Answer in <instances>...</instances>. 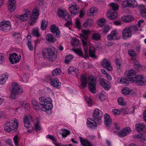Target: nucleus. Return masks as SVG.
Masks as SVG:
<instances>
[{
	"label": "nucleus",
	"instance_id": "f257e3e1",
	"mask_svg": "<svg viewBox=\"0 0 146 146\" xmlns=\"http://www.w3.org/2000/svg\"><path fill=\"white\" fill-rule=\"evenodd\" d=\"M50 98L45 99L43 97L39 98V103L35 99L31 100L33 108L36 110H41L44 111L49 110L52 108V101Z\"/></svg>",
	"mask_w": 146,
	"mask_h": 146
},
{
	"label": "nucleus",
	"instance_id": "f03ea898",
	"mask_svg": "<svg viewBox=\"0 0 146 146\" xmlns=\"http://www.w3.org/2000/svg\"><path fill=\"white\" fill-rule=\"evenodd\" d=\"M91 33V31L89 30H83L82 33L79 34L81 39L82 45L84 47L85 53L87 55L88 54V45L89 43L88 40L89 39V35Z\"/></svg>",
	"mask_w": 146,
	"mask_h": 146
},
{
	"label": "nucleus",
	"instance_id": "7ed1b4c3",
	"mask_svg": "<svg viewBox=\"0 0 146 146\" xmlns=\"http://www.w3.org/2000/svg\"><path fill=\"white\" fill-rule=\"evenodd\" d=\"M18 122L17 119L14 118L13 119L9 120L6 121L3 125L4 130L9 132L18 128Z\"/></svg>",
	"mask_w": 146,
	"mask_h": 146
},
{
	"label": "nucleus",
	"instance_id": "20e7f679",
	"mask_svg": "<svg viewBox=\"0 0 146 146\" xmlns=\"http://www.w3.org/2000/svg\"><path fill=\"white\" fill-rule=\"evenodd\" d=\"M42 53L44 58L51 62L55 61L57 58V54L56 52H54L51 48H46L43 49Z\"/></svg>",
	"mask_w": 146,
	"mask_h": 146
},
{
	"label": "nucleus",
	"instance_id": "39448f33",
	"mask_svg": "<svg viewBox=\"0 0 146 146\" xmlns=\"http://www.w3.org/2000/svg\"><path fill=\"white\" fill-rule=\"evenodd\" d=\"M12 88L11 92V96L10 97L12 99H15L16 95H21L23 93L21 86L17 84L16 82H13L12 84Z\"/></svg>",
	"mask_w": 146,
	"mask_h": 146
},
{
	"label": "nucleus",
	"instance_id": "423d86ee",
	"mask_svg": "<svg viewBox=\"0 0 146 146\" xmlns=\"http://www.w3.org/2000/svg\"><path fill=\"white\" fill-rule=\"evenodd\" d=\"M33 119L31 115H26L25 116L23 119V122L24 126L27 128L28 132L31 133L33 127L31 123L33 121Z\"/></svg>",
	"mask_w": 146,
	"mask_h": 146
},
{
	"label": "nucleus",
	"instance_id": "0eeeda50",
	"mask_svg": "<svg viewBox=\"0 0 146 146\" xmlns=\"http://www.w3.org/2000/svg\"><path fill=\"white\" fill-rule=\"evenodd\" d=\"M12 28L11 22L8 21H3L0 22V30L5 32H7Z\"/></svg>",
	"mask_w": 146,
	"mask_h": 146
},
{
	"label": "nucleus",
	"instance_id": "6e6552de",
	"mask_svg": "<svg viewBox=\"0 0 146 146\" xmlns=\"http://www.w3.org/2000/svg\"><path fill=\"white\" fill-rule=\"evenodd\" d=\"M136 72L133 69H130L127 70L125 73V77L129 79L130 82L133 83V80L136 78Z\"/></svg>",
	"mask_w": 146,
	"mask_h": 146
},
{
	"label": "nucleus",
	"instance_id": "1a4fd4ad",
	"mask_svg": "<svg viewBox=\"0 0 146 146\" xmlns=\"http://www.w3.org/2000/svg\"><path fill=\"white\" fill-rule=\"evenodd\" d=\"M89 80L90 82L88 84V88L92 93H95L96 92V80L93 76H89Z\"/></svg>",
	"mask_w": 146,
	"mask_h": 146
},
{
	"label": "nucleus",
	"instance_id": "9d476101",
	"mask_svg": "<svg viewBox=\"0 0 146 146\" xmlns=\"http://www.w3.org/2000/svg\"><path fill=\"white\" fill-rule=\"evenodd\" d=\"M133 80V83L137 84L140 86H144L146 84V78L141 75L136 76V78Z\"/></svg>",
	"mask_w": 146,
	"mask_h": 146
},
{
	"label": "nucleus",
	"instance_id": "9b49d317",
	"mask_svg": "<svg viewBox=\"0 0 146 146\" xmlns=\"http://www.w3.org/2000/svg\"><path fill=\"white\" fill-rule=\"evenodd\" d=\"M137 2L135 0H126L123 2L122 6L123 8L128 6L135 8L137 7Z\"/></svg>",
	"mask_w": 146,
	"mask_h": 146
},
{
	"label": "nucleus",
	"instance_id": "f8f14e48",
	"mask_svg": "<svg viewBox=\"0 0 146 146\" xmlns=\"http://www.w3.org/2000/svg\"><path fill=\"white\" fill-rule=\"evenodd\" d=\"M93 119L97 121L101 122V119L103 116L102 112L97 108H95L93 112Z\"/></svg>",
	"mask_w": 146,
	"mask_h": 146
},
{
	"label": "nucleus",
	"instance_id": "ddd939ff",
	"mask_svg": "<svg viewBox=\"0 0 146 146\" xmlns=\"http://www.w3.org/2000/svg\"><path fill=\"white\" fill-rule=\"evenodd\" d=\"M58 15L64 19L66 20L71 19V17L66 10L58 9Z\"/></svg>",
	"mask_w": 146,
	"mask_h": 146
},
{
	"label": "nucleus",
	"instance_id": "4468645a",
	"mask_svg": "<svg viewBox=\"0 0 146 146\" xmlns=\"http://www.w3.org/2000/svg\"><path fill=\"white\" fill-rule=\"evenodd\" d=\"M15 0H8L7 4V9L10 13L14 11L16 8Z\"/></svg>",
	"mask_w": 146,
	"mask_h": 146
},
{
	"label": "nucleus",
	"instance_id": "2eb2a0df",
	"mask_svg": "<svg viewBox=\"0 0 146 146\" xmlns=\"http://www.w3.org/2000/svg\"><path fill=\"white\" fill-rule=\"evenodd\" d=\"M122 38L124 40H127L130 38L132 35L129 27H127L125 28L122 31Z\"/></svg>",
	"mask_w": 146,
	"mask_h": 146
},
{
	"label": "nucleus",
	"instance_id": "dca6fc26",
	"mask_svg": "<svg viewBox=\"0 0 146 146\" xmlns=\"http://www.w3.org/2000/svg\"><path fill=\"white\" fill-rule=\"evenodd\" d=\"M21 58L20 55H18L15 53H13L10 55L9 60L12 64H15L19 62Z\"/></svg>",
	"mask_w": 146,
	"mask_h": 146
},
{
	"label": "nucleus",
	"instance_id": "f3484780",
	"mask_svg": "<svg viewBox=\"0 0 146 146\" xmlns=\"http://www.w3.org/2000/svg\"><path fill=\"white\" fill-rule=\"evenodd\" d=\"M131 132V130L130 127H125L118 132V135L119 137H123L130 133Z\"/></svg>",
	"mask_w": 146,
	"mask_h": 146
},
{
	"label": "nucleus",
	"instance_id": "a211bd4d",
	"mask_svg": "<svg viewBox=\"0 0 146 146\" xmlns=\"http://www.w3.org/2000/svg\"><path fill=\"white\" fill-rule=\"evenodd\" d=\"M51 32L53 34H56V37H59L60 34V32L58 27L55 25L53 24L50 27Z\"/></svg>",
	"mask_w": 146,
	"mask_h": 146
},
{
	"label": "nucleus",
	"instance_id": "6ab92c4d",
	"mask_svg": "<svg viewBox=\"0 0 146 146\" xmlns=\"http://www.w3.org/2000/svg\"><path fill=\"white\" fill-rule=\"evenodd\" d=\"M31 15L30 12L27 10L24 14L19 16L18 18L21 21H27Z\"/></svg>",
	"mask_w": 146,
	"mask_h": 146
},
{
	"label": "nucleus",
	"instance_id": "aec40b11",
	"mask_svg": "<svg viewBox=\"0 0 146 146\" xmlns=\"http://www.w3.org/2000/svg\"><path fill=\"white\" fill-rule=\"evenodd\" d=\"M50 84L55 88H59L60 86L61 83L60 82L57 78L54 79L51 78L50 79Z\"/></svg>",
	"mask_w": 146,
	"mask_h": 146
},
{
	"label": "nucleus",
	"instance_id": "412c9836",
	"mask_svg": "<svg viewBox=\"0 0 146 146\" xmlns=\"http://www.w3.org/2000/svg\"><path fill=\"white\" fill-rule=\"evenodd\" d=\"M100 84L102 85L106 90H109L110 86L109 84H108V82L107 80L104 78H101L100 80Z\"/></svg>",
	"mask_w": 146,
	"mask_h": 146
},
{
	"label": "nucleus",
	"instance_id": "4be33fe9",
	"mask_svg": "<svg viewBox=\"0 0 146 146\" xmlns=\"http://www.w3.org/2000/svg\"><path fill=\"white\" fill-rule=\"evenodd\" d=\"M69 74H71L75 76L76 77L78 76V69L73 66H70L68 69Z\"/></svg>",
	"mask_w": 146,
	"mask_h": 146
},
{
	"label": "nucleus",
	"instance_id": "5701e85b",
	"mask_svg": "<svg viewBox=\"0 0 146 146\" xmlns=\"http://www.w3.org/2000/svg\"><path fill=\"white\" fill-rule=\"evenodd\" d=\"M80 80L81 82V85L83 88H84L87 86V81L86 76L84 74L80 76Z\"/></svg>",
	"mask_w": 146,
	"mask_h": 146
},
{
	"label": "nucleus",
	"instance_id": "b1692460",
	"mask_svg": "<svg viewBox=\"0 0 146 146\" xmlns=\"http://www.w3.org/2000/svg\"><path fill=\"white\" fill-rule=\"evenodd\" d=\"M120 36H117V32L115 29L111 32L110 34V40H118L120 38Z\"/></svg>",
	"mask_w": 146,
	"mask_h": 146
},
{
	"label": "nucleus",
	"instance_id": "393cba45",
	"mask_svg": "<svg viewBox=\"0 0 146 146\" xmlns=\"http://www.w3.org/2000/svg\"><path fill=\"white\" fill-rule=\"evenodd\" d=\"M9 77V74L7 72L3 74L0 76V84H4Z\"/></svg>",
	"mask_w": 146,
	"mask_h": 146
},
{
	"label": "nucleus",
	"instance_id": "a878e982",
	"mask_svg": "<svg viewBox=\"0 0 146 146\" xmlns=\"http://www.w3.org/2000/svg\"><path fill=\"white\" fill-rule=\"evenodd\" d=\"M72 50L78 54L80 56H81L83 57H84L86 58H87L88 57V54L86 55L85 53V51H84V53L85 55H84L83 54V53L81 51V50L80 49H74L73 48ZM84 51L85 50H84Z\"/></svg>",
	"mask_w": 146,
	"mask_h": 146
},
{
	"label": "nucleus",
	"instance_id": "bb28decb",
	"mask_svg": "<svg viewBox=\"0 0 146 146\" xmlns=\"http://www.w3.org/2000/svg\"><path fill=\"white\" fill-rule=\"evenodd\" d=\"M69 11L72 14L74 15H78L79 12L78 11V7L76 5H72L69 7Z\"/></svg>",
	"mask_w": 146,
	"mask_h": 146
},
{
	"label": "nucleus",
	"instance_id": "cd10ccee",
	"mask_svg": "<svg viewBox=\"0 0 146 146\" xmlns=\"http://www.w3.org/2000/svg\"><path fill=\"white\" fill-rule=\"evenodd\" d=\"M79 138L80 142L83 146H93L91 142L88 140L83 139L81 137Z\"/></svg>",
	"mask_w": 146,
	"mask_h": 146
},
{
	"label": "nucleus",
	"instance_id": "c85d7f7f",
	"mask_svg": "<svg viewBox=\"0 0 146 146\" xmlns=\"http://www.w3.org/2000/svg\"><path fill=\"white\" fill-rule=\"evenodd\" d=\"M101 64L103 68H106L108 70H110V63L107 59L104 58L101 61Z\"/></svg>",
	"mask_w": 146,
	"mask_h": 146
},
{
	"label": "nucleus",
	"instance_id": "c756f323",
	"mask_svg": "<svg viewBox=\"0 0 146 146\" xmlns=\"http://www.w3.org/2000/svg\"><path fill=\"white\" fill-rule=\"evenodd\" d=\"M33 121L34 122L35 128L36 130L37 131L40 130L41 129V127L39 121L37 118H35L33 119Z\"/></svg>",
	"mask_w": 146,
	"mask_h": 146
},
{
	"label": "nucleus",
	"instance_id": "7c9ffc66",
	"mask_svg": "<svg viewBox=\"0 0 146 146\" xmlns=\"http://www.w3.org/2000/svg\"><path fill=\"white\" fill-rule=\"evenodd\" d=\"M86 124L88 127H92L96 126L97 123L95 121L90 118L87 119V121L86 122Z\"/></svg>",
	"mask_w": 146,
	"mask_h": 146
},
{
	"label": "nucleus",
	"instance_id": "2f4dec72",
	"mask_svg": "<svg viewBox=\"0 0 146 146\" xmlns=\"http://www.w3.org/2000/svg\"><path fill=\"white\" fill-rule=\"evenodd\" d=\"M121 20L123 22L125 23H128L132 21L133 19L132 16L130 15L124 16L122 17Z\"/></svg>",
	"mask_w": 146,
	"mask_h": 146
},
{
	"label": "nucleus",
	"instance_id": "473e14b6",
	"mask_svg": "<svg viewBox=\"0 0 146 146\" xmlns=\"http://www.w3.org/2000/svg\"><path fill=\"white\" fill-rule=\"evenodd\" d=\"M128 27L132 35L133 34H135L139 30V29L136 25H132Z\"/></svg>",
	"mask_w": 146,
	"mask_h": 146
},
{
	"label": "nucleus",
	"instance_id": "72a5a7b5",
	"mask_svg": "<svg viewBox=\"0 0 146 146\" xmlns=\"http://www.w3.org/2000/svg\"><path fill=\"white\" fill-rule=\"evenodd\" d=\"M145 126L143 123H140L137 124L136 125V129L139 132H140L143 131L145 128Z\"/></svg>",
	"mask_w": 146,
	"mask_h": 146
},
{
	"label": "nucleus",
	"instance_id": "f704fd0d",
	"mask_svg": "<svg viewBox=\"0 0 146 146\" xmlns=\"http://www.w3.org/2000/svg\"><path fill=\"white\" fill-rule=\"evenodd\" d=\"M97 11V10L96 7H92L87 11V15L89 16L92 15L93 14L96 13Z\"/></svg>",
	"mask_w": 146,
	"mask_h": 146
},
{
	"label": "nucleus",
	"instance_id": "c9c22d12",
	"mask_svg": "<svg viewBox=\"0 0 146 146\" xmlns=\"http://www.w3.org/2000/svg\"><path fill=\"white\" fill-rule=\"evenodd\" d=\"M104 123L105 125L108 126L109 125L110 122V116L108 113H105L104 115Z\"/></svg>",
	"mask_w": 146,
	"mask_h": 146
},
{
	"label": "nucleus",
	"instance_id": "e433bc0d",
	"mask_svg": "<svg viewBox=\"0 0 146 146\" xmlns=\"http://www.w3.org/2000/svg\"><path fill=\"white\" fill-rule=\"evenodd\" d=\"M39 29L38 28H34L33 29L32 33V35L34 36L38 37L40 36L38 31Z\"/></svg>",
	"mask_w": 146,
	"mask_h": 146
},
{
	"label": "nucleus",
	"instance_id": "4c0bfd02",
	"mask_svg": "<svg viewBox=\"0 0 146 146\" xmlns=\"http://www.w3.org/2000/svg\"><path fill=\"white\" fill-rule=\"evenodd\" d=\"M110 7L114 11H116L118 10L119 6L116 3H110Z\"/></svg>",
	"mask_w": 146,
	"mask_h": 146
},
{
	"label": "nucleus",
	"instance_id": "58836bf2",
	"mask_svg": "<svg viewBox=\"0 0 146 146\" xmlns=\"http://www.w3.org/2000/svg\"><path fill=\"white\" fill-rule=\"evenodd\" d=\"M47 24L48 21H46L45 20H43L41 23L40 27L41 29L42 30H44L47 27Z\"/></svg>",
	"mask_w": 146,
	"mask_h": 146
},
{
	"label": "nucleus",
	"instance_id": "ea45409f",
	"mask_svg": "<svg viewBox=\"0 0 146 146\" xmlns=\"http://www.w3.org/2000/svg\"><path fill=\"white\" fill-rule=\"evenodd\" d=\"M106 22V21L105 18H102L99 20L97 22V23L100 27H102L104 26L105 23Z\"/></svg>",
	"mask_w": 146,
	"mask_h": 146
},
{
	"label": "nucleus",
	"instance_id": "a19ab883",
	"mask_svg": "<svg viewBox=\"0 0 146 146\" xmlns=\"http://www.w3.org/2000/svg\"><path fill=\"white\" fill-rule=\"evenodd\" d=\"M39 15V10L37 8H35L33 10L31 17L38 18Z\"/></svg>",
	"mask_w": 146,
	"mask_h": 146
},
{
	"label": "nucleus",
	"instance_id": "79ce46f5",
	"mask_svg": "<svg viewBox=\"0 0 146 146\" xmlns=\"http://www.w3.org/2000/svg\"><path fill=\"white\" fill-rule=\"evenodd\" d=\"M46 38L49 41L54 42L55 41V38L53 37V35L50 33L48 34L46 36Z\"/></svg>",
	"mask_w": 146,
	"mask_h": 146
},
{
	"label": "nucleus",
	"instance_id": "37998d69",
	"mask_svg": "<svg viewBox=\"0 0 146 146\" xmlns=\"http://www.w3.org/2000/svg\"><path fill=\"white\" fill-rule=\"evenodd\" d=\"M61 130L62 133L61 134L64 137H66L67 135H69L70 133V132L68 130L66 129H62Z\"/></svg>",
	"mask_w": 146,
	"mask_h": 146
},
{
	"label": "nucleus",
	"instance_id": "c03bdc74",
	"mask_svg": "<svg viewBox=\"0 0 146 146\" xmlns=\"http://www.w3.org/2000/svg\"><path fill=\"white\" fill-rule=\"evenodd\" d=\"M71 42L72 45L74 46H80L79 40L76 38L73 39Z\"/></svg>",
	"mask_w": 146,
	"mask_h": 146
},
{
	"label": "nucleus",
	"instance_id": "a18cd8bd",
	"mask_svg": "<svg viewBox=\"0 0 146 146\" xmlns=\"http://www.w3.org/2000/svg\"><path fill=\"white\" fill-rule=\"evenodd\" d=\"M93 23V21L92 20L88 19L83 23V25L84 27H87L88 25H91Z\"/></svg>",
	"mask_w": 146,
	"mask_h": 146
},
{
	"label": "nucleus",
	"instance_id": "49530a36",
	"mask_svg": "<svg viewBox=\"0 0 146 146\" xmlns=\"http://www.w3.org/2000/svg\"><path fill=\"white\" fill-rule=\"evenodd\" d=\"M74 58V56L70 54L67 56L65 60V62L66 64H68L69 62Z\"/></svg>",
	"mask_w": 146,
	"mask_h": 146
},
{
	"label": "nucleus",
	"instance_id": "de8ad7c7",
	"mask_svg": "<svg viewBox=\"0 0 146 146\" xmlns=\"http://www.w3.org/2000/svg\"><path fill=\"white\" fill-rule=\"evenodd\" d=\"M61 71L60 69L59 68H57L54 70L52 72V76H53L55 75H60Z\"/></svg>",
	"mask_w": 146,
	"mask_h": 146
},
{
	"label": "nucleus",
	"instance_id": "09e8293b",
	"mask_svg": "<svg viewBox=\"0 0 146 146\" xmlns=\"http://www.w3.org/2000/svg\"><path fill=\"white\" fill-rule=\"evenodd\" d=\"M132 91L131 89L128 88H125L122 90V92L124 95L129 94Z\"/></svg>",
	"mask_w": 146,
	"mask_h": 146
},
{
	"label": "nucleus",
	"instance_id": "8fccbe9b",
	"mask_svg": "<svg viewBox=\"0 0 146 146\" xmlns=\"http://www.w3.org/2000/svg\"><path fill=\"white\" fill-rule=\"evenodd\" d=\"M128 53L129 56L132 57V58H133L134 60L135 59L136 54L134 51L132 50H129L128 51Z\"/></svg>",
	"mask_w": 146,
	"mask_h": 146
},
{
	"label": "nucleus",
	"instance_id": "3c124183",
	"mask_svg": "<svg viewBox=\"0 0 146 146\" xmlns=\"http://www.w3.org/2000/svg\"><path fill=\"white\" fill-rule=\"evenodd\" d=\"M120 83L122 84L125 85H128L129 84V82L128 80L123 78H121L120 80Z\"/></svg>",
	"mask_w": 146,
	"mask_h": 146
},
{
	"label": "nucleus",
	"instance_id": "603ef678",
	"mask_svg": "<svg viewBox=\"0 0 146 146\" xmlns=\"http://www.w3.org/2000/svg\"><path fill=\"white\" fill-rule=\"evenodd\" d=\"M92 38L94 40H99L100 39L101 35L98 33H96L93 34Z\"/></svg>",
	"mask_w": 146,
	"mask_h": 146
},
{
	"label": "nucleus",
	"instance_id": "864d4df0",
	"mask_svg": "<svg viewBox=\"0 0 146 146\" xmlns=\"http://www.w3.org/2000/svg\"><path fill=\"white\" fill-rule=\"evenodd\" d=\"M133 138L134 139H139L142 141H145V139L143 137V135L141 134L134 135H133Z\"/></svg>",
	"mask_w": 146,
	"mask_h": 146
},
{
	"label": "nucleus",
	"instance_id": "5fc2aeb1",
	"mask_svg": "<svg viewBox=\"0 0 146 146\" xmlns=\"http://www.w3.org/2000/svg\"><path fill=\"white\" fill-rule=\"evenodd\" d=\"M89 54L90 56L92 57H94L96 56L95 50L94 48H90L89 50Z\"/></svg>",
	"mask_w": 146,
	"mask_h": 146
},
{
	"label": "nucleus",
	"instance_id": "6e6d98bb",
	"mask_svg": "<svg viewBox=\"0 0 146 146\" xmlns=\"http://www.w3.org/2000/svg\"><path fill=\"white\" fill-rule=\"evenodd\" d=\"M38 18L31 17L30 20H29V24L30 25H33L36 22V21Z\"/></svg>",
	"mask_w": 146,
	"mask_h": 146
},
{
	"label": "nucleus",
	"instance_id": "4d7b16f0",
	"mask_svg": "<svg viewBox=\"0 0 146 146\" xmlns=\"http://www.w3.org/2000/svg\"><path fill=\"white\" fill-rule=\"evenodd\" d=\"M12 36L15 39H18L21 37L20 34L18 32H15L13 33Z\"/></svg>",
	"mask_w": 146,
	"mask_h": 146
},
{
	"label": "nucleus",
	"instance_id": "13d9d810",
	"mask_svg": "<svg viewBox=\"0 0 146 146\" xmlns=\"http://www.w3.org/2000/svg\"><path fill=\"white\" fill-rule=\"evenodd\" d=\"M117 101L118 104L120 105L123 106L125 104L124 100L121 98H119Z\"/></svg>",
	"mask_w": 146,
	"mask_h": 146
},
{
	"label": "nucleus",
	"instance_id": "bf43d9fd",
	"mask_svg": "<svg viewBox=\"0 0 146 146\" xmlns=\"http://www.w3.org/2000/svg\"><path fill=\"white\" fill-rule=\"evenodd\" d=\"M116 15L117 14L115 11L110 13V19L114 20L115 19L116 17Z\"/></svg>",
	"mask_w": 146,
	"mask_h": 146
},
{
	"label": "nucleus",
	"instance_id": "052dcab7",
	"mask_svg": "<svg viewBox=\"0 0 146 146\" xmlns=\"http://www.w3.org/2000/svg\"><path fill=\"white\" fill-rule=\"evenodd\" d=\"M121 60L120 59H117L116 60L115 63L117 66V68L118 69H120L121 67Z\"/></svg>",
	"mask_w": 146,
	"mask_h": 146
},
{
	"label": "nucleus",
	"instance_id": "680f3d73",
	"mask_svg": "<svg viewBox=\"0 0 146 146\" xmlns=\"http://www.w3.org/2000/svg\"><path fill=\"white\" fill-rule=\"evenodd\" d=\"M15 144L16 146H18L19 145L18 141L19 137L17 135H15L13 138Z\"/></svg>",
	"mask_w": 146,
	"mask_h": 146
},
{
	"label": "nucleus",
	"instance_id": "e2e57ef3",
	"mask_svg": "<svg viewBox=\"0 0 146 146\" xmlns=\"http://www.w3.org/2000/svg\"><path fill=\"white\" fill-rule=\"evenodd\" d=\"M86 100L89 106H92V100L90 98H86Z\"/></svg>",
	"mask_w": 146,
	"mask_h": 146
},
{
	"label": "nucleus",
	"instance_id": "0e129e2a",
	"mask_svg": "<svg viewBox=\"0 0 146 146\" xmlns=\"http://www.w3.org/2000/svg\"><path fill=\"white\" fill-rule=\"evenodd\" d=\"M112 112L113 114L117 116L119 115L121 113V111L117 109H114L113 110Z\"/></svg>",
	"mask_w": 146,
	"mask_h": 146
},
{
	"label": "nucleus",
	"instance_id": "69168bd1",
	"mask_svg": "<svg viewBox=\"0 0 146 146\" xmlns=\"http://www.w3.org/2000/svg\"><path fill=\"white\" fill-rule=\"evenodd\" d=\"M46 137L49 139H50L53 142H56V139L51 135H48L46 136Z\"/></svg>",
	"mask_w": 146,
	"mask_h": 146
},
{
	"label": "nucleus",
	"instance_id": "338daca9",
	"mask_svg": "<svg viewBox=\"0 0 146 146\" xmlns=\"http://www.w3.org/2000/svg\"><path fill=\"white\" fill-rule=\"evenodd\" d=\"M141 15L143 17H146V9H142L140 11Z\"/></svg>",
	"mask_w": 146,
	"mask_h": 146
},
{
	"label": "nucleus",
	"instance_id": "774afa93",
	"mask_svg": "<svg viewBox=\"0 0 146 146\" xmlns=\"http://www.w3.org/2000/svg\"><path fill=\"white\" fill-rule=\"evenodd\" d=\"M133 66L136 69H138L141 67V65L138 62H136L134 63Z\"/></svg>",
	"mask_w": 146,
	"mask_h": 146
}]
</instances>
